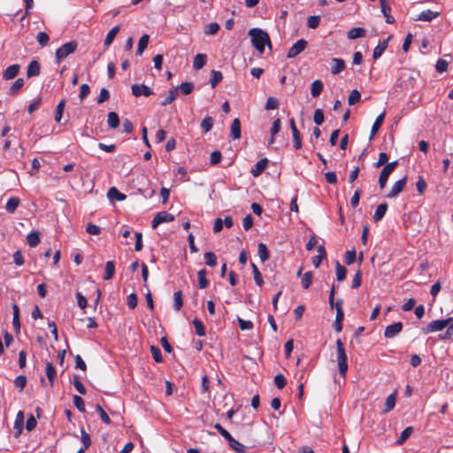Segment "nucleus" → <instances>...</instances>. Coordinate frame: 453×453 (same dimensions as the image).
Here are the masks:
<instances>
[{"instance_id":"9d476101","label":"nucleus","mask_w":453,"mask_h":453,"mask_svg":"<svg viewBox=\"0 0 453 453\" xmlns=\"http://www.w3.org/2000/svg\"><path fill=\"white\" fill-rule=\"evenodd\" d=\"M403 330V323L395 322L388 326H386L384 331V336L386 338L391 339L397 335Z\"/></svg>"},{"instance_id":"423d86ee","label":"nucleus","mask_w":453,"mask_h":453,"mask_svg":"<svg viewBox=\"0 0 453 453\" xmlns=\"http://www.w3.org/2000/svg\"><path fill=\"white\" fill-rule=\"evenodd\" d=\"M174 220V216L167 211H160L156 214L151 221V227L157 228L162 223H168Z\"/></svg>"},{"instance_id":"49530a36","label":"nucleus","mask_w":453,"mask_h":453,"mask_svg":"<svg viewBox=\"0 0 453 453\" xmlns=\"http://www.w3.org/2000/svg\"><path fill=\"white\" fill-rule=\"evenodd\" d=\"M65 105V99L63 98L59 101V103L58 104L57 108H56V113H55V121L56 122H60L62 116H63Z\"/></svg>"},{"instance_id":"2f4dec72","label":"nucleus","mask_w":453,"mask_h":453,"mask_svg":"<svg viewBox=\"0 0 453 453\" xmlns=\"http://www.w3.org/2000/svg\"><path fill=\"white\" fill-rule=\"evenodd\" d=\"M149 41H150V36L149 35H143L140 39H139V42H138V46H137V50H136V55H139L141 56L144 50L147 48L148 46V43H149Z\"/></svg>"},{"instance_id":"864d4df0","label":"nucleus","mask_w":453,"mask_h":453,"mask_svg":"<svg viewBox=\"0 0 453 453\" xmlns=\"http://www.w3.org/2000/svg\"><path fill=\"white\" fill-rule=\"evenodd\" d=\"M73 386L75 389L81 394L85 395L86 394V388L84 387L83 383L81 382V379L77 376H73Z\"/></svg>"},{"instance_id":"c756f323","label":"nucleus","mask_w":453,"mask_h":453,"mask_svg":"<svg viewBox=\"0 0 453 453\" xmlns=\"http://www.w3.org/2000/svg\"><path fill=\"white\" fill-rule=\"evenodd\" d=\"M107 125L111 128H117L119 126V118L114 111H111L107 115Z\"/></svg>"},{"instance_id":"5fc2aeb1","label":"nucleus","mask_w":453,"mask_h":453,"mask_svg":"<svg viewBox=\"0 0 453 453\" xmlns=\"http://www.w3.org/2000/svg\"><path fill=\"white\" fill-rule=\"evenodd\" d=\"M27 384V378L25 375H19L14 380V385L21 392Z\"/></svg>"},{"instance_id":"680f3d73","label":"nucleus","mask_w":453,"mask_h":453,"mask_svg":"<svg viewBox=\"0 0 453 453\" xmlns=\"http://www.w3.org/2000/svg\"><path fill=\"white\" fill-rule=\"evenodd\" d=\"M127 303L129 309L134 310L138 303V297L137 295L134 293H131L127 297Z\"/></svg>"},{"instance_id":"c03bdc74","label":"nucleus","mask_w":453,"mask_h":453,"mask_svg":"<svg viewBox=\"0 0 453 453\" xmlns=\"http://www.w3.org/2000/svg\"><path fill=\"white\" fill-rule=\"evenodd\" d=\"M335 269H336V278L337 280L342 281L346 278L347 270L344 266H342L339 261H336L335 263Z\"/></svg>"},{"instance_id":"9b49d317","label":"nucleus","mask_w":453,"mask_h":453,"mask_svg":"<svg viewBox=\"0 0 453 453\" xmlns=\"http://www.w3.org/2000/svg\"><path fill=\"white\" fill-rule=\"evenodd\" d=\"M269 163L266 157L258 160L251 168L250 173L253 177H258L265 170Z\"/></svg>"},{"instance_id":"a211bd4d","label":"nucleus","mask_w":453,"mask_h":453,"mask_svg":"<svg viewBox=\"0 0 453 453\" xmlns=\"http://www.w3.org/2000/svg\"><path fill=\"white\" fill-rule=\"evenodd\" d=\"M107 196L110 200L124 201L127 196L121 193L117 188L111 187L107 192Z\"/></svg>"},{"instance_id":"f257e3e1","label":"nucleus","mask_w":453,"mask_h":453,"mask_svg":"<svg viewBox=\"0 0 453 453\" xmlns=\"http://www.w3.org/2000/svg\"><path fill=\"white\" fill-rule=\"evenodd\" d=\"M248 34L250 36L252 46L259 53H264L266 45L268 48H272V42L267 32L260 28L254 27L250 28Z\"/></svg>"},{"instance_id":"de8ad7c7","label":"nucleus","mask_w":453,"mask_h":453,"mask_svg":"<svg viewBox=\"0 0 453 453\" xmlns=\"http://www.w3.org/2000/svg\"><path fill=\"white\" fill-rule=\"evenodd\" d=\"M313 275L311 272H306L301 280L302 287L304 289H308L312 284Z\"/></svg>"},{"instance_id":"f704fd0d","label":"nucleus","mask_w":453,"mask_h":453,"mask_svg":"<svg viewBox=\"0 0 453 453\" xmlns=\"http://www.w3.org/2000/svg\"><path fill=\"white\" fill-rule=\"evenodd\" d=\"M23 86H24V80L22 78L17 79L14 81V83L10 87L8 94L10 96L17 95Z\"/></svg>"},{"instance_id":"473e14b6","label":"nucleus","mask_w":453,"mask_h":453,"mask_svg":"<svg viewBox=\"0 0 453 453\" xmlns=\"http://www.w3.org/2000/svg\"><path fill=\"white\" fill-rule=\"evenodd\" d=\"M115 273V263L113 261H107L105 265V274L104 275V280L112 279Z\"/></svg>"},{"instance_id":"ddd939ff","label":"nucleus","mask_w":453,"mask_h":453,"mask_svg":"<svg viewBox=\"0 0 453 453\" xmlns=\"http://www.w3.org/2000/svg\"><path fill=\"white\" fill-rule=\"evenodd\" d=\"M19 69L20 65L18 64L8 66L3 73V78L6 81L14 79L18 75Z\"/></svg>"},{"instance_id":"ea45409f","label":"nucleus","mask_w":453,"mask_h":453,"mask_svg":"<svg viewBox=\"0 0 453 453\" xmlns=\"http://www.w3.org/2000/svg\"><path fill=\"white\" fill-rule=\"evenodd\" d=\"M81 442L83 444V447L79 449L76 453H84V451L88 448L91 442L89 434L83 430L81 432Z\"/></svg>"},{"instance_id":"f8f14e48","label":"nucleus","mask_w":453,"mask_h":453,"mask_svg":"<svg viewBox=\"0 0 453 453\" xmlns=\"http://www.w3.org/2000/svg\"><path fill=\"white\" fill-rule=\"evenodd\" d=\"M380 4L381 8V12L386 18V22L388 24H393L395 22V18L390 15L391 8L389 6L388 0H380Z\"/></svg>"},{"instance_id":"72a5a7b5","label":"nucleus","mask_w":453,"mask_h":453,"mask_svg":"<svg viewBox=\"0 0 453 453\" xmlns=\"http://www.w3.org/2000/svg\"><path fill=\"white\" fill-rule=\"evenodd\" d=\"M119 26H115L108 32L104 42L105 47H108L113 42L114 38L119 31Z\"/></svg>"},{"instance_id":"c9c22d12","label":"nucleus","mask_w":453,"mask_h":453,"mask_svg":"<svg viewBox=\"0 0 453 453\" xmlns=\"http://www.w3.org/2000/svg\"><path fill=\"white\" fill-rule=\"evenodd\" d=\"M24 425V413L19 411L17 413L16 419L14 422V428L17 429L16 436L19 435Z\"/></svg>"},{"instance_id":"cd10ccee","label":"nucleus","mask_w":453,"mask_h":453,"mask_svg":"<svg viewBox=\"0 0 453 453\" xmlns=\"http://www.w3.org/2000/svg\"><path fill=\"white\" fill-rule=\"evenodd\" d=\"M206 270L201 269L197 273V278H198V287L201 289L206 288L209 285V280L206 278Z\"/></svg>"},{"instance_id":"a19ab883","label":"nucleus","mask_w":453,"mask_h":453,"mask_svg":"<svg viewBox=\"0 0 453 453\" xmlns=\"http://www.w3.org/2000/svg\"><path fill=\"white\" fill-rule=\"evenodd\" d=\"M192 323L198 336H204L206 334L205 327L200 319L196 318L193 319Z\"/></svg>"},{"instance_id":"338daca9","label":"nucleus","mask_w":453,"mask_h":453,"mask_svg":"<svg viewBox=\"0 0 453 453\" xmlns=\"http://www.w3.org/2000/svg\"><path fill=\"white\" fill-rule=\"evenodd\" d=\"M313 121L316 125L320 126L324 122V113L321 109H316L313 115Z\"/></svg>"},{"instance_id":"f3484780","label":"nucleus","mask_w":453,"mask_h":453,"mask_svg":"<svg viewBox=\"0 0 453 453\" xmlns=\"http://www.w3.org/2000/svg\"><path fill=\"white\" fill-rule=\"evenodd\" d=\"M439 16L438 12H433L431 10H425L421 12L418 16L415 19L416 20H421V21H432L435 18Z\"/></svg>"},{"instance_id":"37998d69","label":"nucleus","mask_w":453,"mask_h":453,"mask_svg":"<svg viewBox=\"0 0 453 453\" xmlns=\"http://www.w3.org/2000/svg\"><path fill=\"white\" fill-rule=\"evenodd\" d=\"M178 88H173L169 90L167 96L161 102V105L165 106L172 104L177 96Z\"/></svg>"},{"instance_id":"052dcab7","label":"nucleus","mask_w":453,"mask_h":453,"mask_svg":"<svg viewBox=\"0 0 453 453\" xmlns=\"http://www.w3.org/2000/svg\"><path fill=\"white\" fill-rule=\"evenodd\" d=\"M179 88L183 95H189L194 89V84L190 81H186L182 82Z\"/></svg>"},{"instance_id":"a18cd8bd","label":"nucleus","mask_w":453,"mask_h":453,"mask_svg":"<svg viewBox=\"0 0 453 453\" xmlns=\"http://www.w3.org/2000/svg\"><path fill=\"white\" fill-rule=\"evenodd\" d=\"M395 405V395L391 394L386 398V402L384 404V412H388L394 409Z\"/></svg>"},{"instance_id":"4c0bfd02","label":"nucleus","mask_w":453,"mask_h":453,"mask_svg":"<svg viewBox=\"0 0 453 453\" xmlns=\"http://www.w3.org/2000/svg\"><path fill=\"white\" fill-rule=\"evenodd\" d=\"M56 374H57V372H56V369H55L53 364L50 362H48L46 364V375H47V378L51 385L53 384V382L55 380Z\"/></svg>"},{"instance_id":"e433bc0d","label":"nucleus","mask_w":453,"mask_h":453,"mask_svg":"<svg viewBox=\"0 0 453 453\" xmlns=\"http://www.w3.org/2000/svg\"><path fill=\"white\" fill-rule=\"evenodd\" d=\"M223 80V75L220 71L212 70L211 78L210 83L212 88H216L217 85Z\"/></svg>"},{"instance_id":"412c9836","label":"nucleus","mask_w":453,"mask_h":453,"mask_svg":"<svg viewBox=\"0 0 453 453\" xmlns=\"http://www.w3.org/2000/svg\"><path fill=\"white\" fill-rule=\"evenodd\" d=\"M230 136L233 140L239 139L241 137V121L239 119H234L231 125Z\"/></svg>"},{"instance_id":"b1692460","label":"nucleus","mask_w":453,"mask_h":453,"mask_svg":"<svg viewBox=\"0 0 453 453\" xmlns=\"http://www.w3.org/2000/svg\"><path fill=\"white\" fill-rule=\"evenodd\" d=\"M318 255L312 258L313 265L318 268L323 259L326 257V249L323 245L318 247Z\"/></svg>"},{"instance_id":"f03ea898","label":"nucleus","mask_w":453,"mask_h":453,"mask_svg":"<svg viewBox=\"0 0 453 453\" xmlns=\"http://www.w3.org/2000/svg\"><path fill=\"white\" fill-rule=\"evenodd\" d=\"M336 349L339 373L342 378H345L348 371L347 354L345 351L343 342H342L341 339L336 340Z\"/></svg>"},{"instance_id":"2eb2a0df","label":"nucleus","mask_w":453,"mask_h":453,"mask_svg":"<svg viewBox=\"0 0 453 453\" xmlns=\"http://www.w3.org/2000/svg\"><path fill=\"white\" fill-rule=\"evenodd\" d=\"M385 114H386L385 111H383L379 116H377V118L375 119V120L372 124V129H371L370 140H372L376 135V134L378 133L381 125L383 124L384 119H385Z\"/></svg>"},{"instance_id":"1a4fd4ad","label":"nucleus","mask_w":453,"mask_h":453,"mask_svg":"<svg viewBox=\"0 0 453 453\" xmlns=\"http://www.w3.org/2000/svg\"><path fill=\"white\" fill-rule=\"evenodd\" d=\"M132 94L139 97L141 96H144L146 97L153 95V91L145 84H134L132 85Z\"/></svg>"},{"instance_id":"0eeeda50","label":"nucleus","mask_w":453,"mask_h":453,"mask_svg":"<svg viewBox=\"0 0 453 453\" xmlns=\"http://www.w3.org/2000/svg\"><path fill=\"white\" fill-rule=\"evenodd\" d=\"M308 45V42L305 39H299L296 43L292 45V47L288 50L287 58H293L303 52Z\"/></svg>"},{"instance_id":"7ed1b4c3","label":"nucleus","mask_w":453,"mask_h":453,"mask_svg":"<svg viewBox=\"0 0 453 453\" xmlns=\"http://www.w3.org/2000/svg\"><path fill=\"white\" fill-rule=\"evenodd\" d=\"M78 47L76 41H70L59 47L55 53V62L60 64L63 59L75 52Z\"/></svg>"},{"instance_id":"0e129e2a","label":"nucleus","mask_w":453,"mask_h":453,"mask_svg":"<svg viewBox=\"0 0 453 453\" xmlns=\"http://www.w3.org/2000/svg\"><path fill=\"white\" fill-rule=\"evenodd\" d=\"M320 22V17L317 15L310 16L307 19V26L311 28L315 29L319 27Z\"/></svg>"},{"instance_id":"09e8293b","label":"nucleus","mask_w":453,"mask_h":453,"mask_svg":"<svg viewBox=\"0 0 453 453\" xmlns=\"http://www.w3.org/2000/svg\"><path fill=\"white\" fill-rule=\"evenodd\" d=\"M205 264L210 267L217 265V257L212 251H208L204 254Z\"/></svg>"},{"instance_id":"aec40b11","label":"nucleus","mask_w":453,"mask_h":453,"mask_svg":"<svg viewBox=\"0 0 453 453\" xmlns=\"http://www.w3.org/2000/svg\"><path fill=\"white\" fill-rule=\"evenodd\" d=\"M40 64L37 60H33L29 63L27 71V76L28 78L38 76L40 74Z\"/></svg>"},{"instance_id":"20e7f679","label":"nucleus","mask_w":453,"mask_h":453,"mask_svg":"<svg viewBox=\"0 0 453 453\" xmlns=\"http://www.w3.org/2000/svg\"><path fill=\"white\" fill-rule=\"evenodd\" d=\"M214 427L219 433V434L228 441L229 446L234 450H235L237 453H242L244 451V446L234 438H233V436L220 424H216Z\"/></svg>"},{"instance_id":"58836bf2","label":"nucleus","mask_w":453,"mask_h":453,"mask_svg":"<svg viewBox=\"0 0 453 453\" xmlns=\"http://www.w3.org/2000/svg\"><path fill=\"white\" fill-rule=\"evenodd\" d=\"M214 120L211 116H206L201 122V128L203 133H208L213 127Z\"/></svg>"},{"instance_id":"e2e57ef3","label":"nucleus","mask_w":453,"mask_h":453,"mask_svg":"<svg viewBox=\"0 0 453 453\" xmlns=\"http://www.w3.org/2000/svg\"><path fill=\"white\" fill-rule=\"evenodd\" d=\"M36 40L42 47H44L49 43L50 36L45 32H39Z\"/></svg>"},{"instance_id":"dca6fc26","label":"nucleus","mask_w":453,"mask_h":453,"mask_svg":"<svg viewBox=\"0 0 453 453\" xmlns=\"http://www.w3.org/2000/svg\"><path fill=\"white\" fill-rule=\"evenodd\" d=\"M389 37H388L387 39L383 40L382 42H380L373 50V52H372V58L374 60L380 58L381 57V55L384 53V51L386 50V49L388 48V41H389Z\"/></svg>"},{"instance_id":"5701e85b","label":"nucleus","mask_w":453,"mask_h":453,"mask_svg":"<svg viewBox=\"0 0 453 453\" xmlns=\"http://www.w3.org/2000/svg\"><path fill=\"white\" fill-rule=\"evenodd\" d=\"M387 210H388L387 203H382L380 205H378L375 210V212L373 214V220L375 222L381 220L384 218V216L387 212Z\"/></svg>"},{"instance_id":"69168bd1","label":"nucleus","mask_w":453,"mask_h":453,"mask_svg":"<svg viewBox=\"0 0 453 453\" xmlns=\"http://www.w3.org/2000/svg\"><path fill=\"white\" fill-rule=\"evenodd\" d=\"M356 258H357V252L355 250L346 251L345 256H344V262L347 265L353 264L355 262Z\"/></svg>"},{"instance_id":"603ef678","label":"nucleus","mask_w":453,"mask_h":453,"mask_svg":"<svg viewBox=\"0 0 453 453\" xmlns=\"http://www.w3.org/2000/svg\"><path fill=\"white\" fill-rule=\"evenodd\" d=\"M219 30V25L217 22H211L204 27V34L208 35H214Z\"/></svg>"},{"instance_id":"c85d7f7f","label":"nucleus","mask_w":453,"mask_h":453,"mask_svg":"<svg viewBox=\"0 0 453 453\" xmlns=\"http://www.w3.org/2000/svg\"><path fill=\"white\" fill-rule=\"evenodd\" d=\"M19 203L20 200L19 197H11L6 203L5 209L9 213H13L19 207Z\"/></svg>"},{"instance_id":"4d7b16f0","label":"nucleus","mask_w":453,"mask_h":453,"mask_svg":"<svg viewBox=\"0 0 453 453\" xmlns=\"http://www.w3.org/2000/svg\"><path fill=\"white\" fill-rule=\"evenodd\" d=\"M280 127H281V123H280V119H275L273 122V126H272V128H271L272 137H271V140H270V143L273 142L274 135L280 132Z\"/></svg>"},{"instance_id":"bf43d9fd","label":"nucleus","mask_w":453,"mask_h":453,"mask_svg":"<svg viewBox=\"0 0 453 453\" xmlns=\"http://www.w3.org/2000/svg\"><path fill=\"white\" fill-rule=\"evenodd\" d=\"M73 404L77 410L82 413L86 411L84 400L79 395H73Z\"/></svg>"},{"instance_id":"393cba45","label":"nucleus","mask_w":453,"mask_h":453,"mask_svg":"<svg viewBox=\"0 0 453 453\" xmlns=\"http://www.w3.org/2000/svg\"><path fill=\"white\" fill-rule=\"evenodd\" d=\"M366 31L363 27H353L348 32V38L355 40L365 36Z\"/></svg>"},{"instance_id":"4be33fe9","label":"nucleus","mask_w":453,"mask_h":453,"mask_svg":"<svg viewBox=\"0 0 453 453\" xmlns=\"http://www.w3.org/2000/svg\"><path fill=\"white\" fill-rule=\"evenodd\" d=\"M207 61V56L203 53H198L195 56L194 61H193V68L195 70H200L202 69Z\"/></svg>"},{"instance_id":"a878e982","label":"nucleus","mask_w":453,"mask_h":453,"mask_svg":"<svg viewBox=\"0 0 453 453\" xmlns=\"http://www.w3.org/2000/svg\"><path fill=\"white\" fill-rule=\"evenodd\" d=\"M257 255L262 262H265L269 259L270 253L266 244L260 242L257 245Z\"/></svg>"},{"instance_id":"39448f33","label":"nucleus","mask_w":453,"mask_h":453,"mask_svg":"<svg viewBox=\"0 0 453 453\" xmlns=\"http://www.w3.org/2000/svg\"><path fill=\"white\" fill-rule=\"evenodd\" d=\"M452 321V318L434 320L430 322L426 327L423 328V334H427L433 332L441 331L442 329L447 327Z\"/></svg>"},{"instance_id":"4468645a","label":"nucleus","mask_w":453,"mask_h":453,"mask_svg":"<svg viewBox=\"0 0 453 453\" xmlns=\"http://www.w3.org/2000/svg\"><path fill=\"white\" fill-rule=\"evenodd\" d=\"M331 73L336 75L345 69V62L342 58H332Z\"/></svg>"},{"instance_id":"6ab92c4d","label":"nucleus","mask_w":453,"mask_h":453,"mask_svg":"<svg viewBox=\"0 0 453 453\" xmlns=\"http://www.w3.org/2000/svg\"><path fill=\"white\" fill-rule=\"evenodd\" d=\"M397 165H398L397 160H395L393 162L386 164L384 165V167L382 168L380 175L384 177L385 179L388 180V177L395 171V169L397 167Z\"/></svg>"},{"instance_id":"bb28decb","label":"nucleus","mask_w":453,"mask_h":453,"mask_svg":"<svg viewBox=\"0 0 453 453\" xmlns=\"http://www.w3.org/2000/svg\"><path fill=\"white\" fill-rule=\"evenodd\" d=\"M323 88H324V85H323L322 81L320 80H315L311 83V96L313 97H318L321 94Z\"/></svg>"},{"instance_id":"3c124183","label":"nucleus","mask_w":453,"mask_h":453,"mask_svg":"<svg viewBox=\"0 0 453 453\" xmlns=\"http://www.w3.org/2000/svg\"><path fill=\"white\" fill-rule=\"evenodd\" d=\"M251 267H252L254 280H255L256 284L259 287H262L264 284V280H263V277H262L257 266L254 263H251Z\"/></svg>"},{"instance_id":"8fccbe9b","label":"nucleus","mask_w":453,"mask_h":453,"mask_svg":"<svg viewBox=\"0 0 453 453\" xmlns=\"http://www.w3.org/2000/svg\"><path fill=\"white\" fill-rule=\"evenodd\" d=\"M413 427L407 426L400 434V437L396 440V443L401 445L403 444L412 434Z\"/></svg>"},{"instance_id":"13d9d810","label":"nucleus","mask_w":453,"mask_h":453,"mask_svg":"<svg viewBox=\"0 0 453 453\" xmlns=\"http://www.w3.org/2000/svg\"><path fill=\"white\" fill-rule=\"evenodd\" d=\"M360 98L361 94L359 93V91L357 89H353L349 96L348 103L349 105H354L356 103L360 101Z\"/></svg>"},{"instance_id":"6e6d98bb","label":"nucleus","mask_w":453,"mask_h":453,"mask_svg":"<svg viewBox=\"0 0 453 453\" xmlns=\"http://www.w3.org/2000/svg\"><path fill=\"white\" fill-rule=\"evenodd\" d=\"M96 410L101 418V420L105 424H111V420L105 411L101 407V405L97 404L96 406Z\"/></svg>"},{"instance_id":"774afa93","label":"nucleus","mask_w":453,"mask_h":453,"mask_svg":"<svg viewBox=\"0 0 453 453\" xmlns=\"http://www.w3.org/2000/svg\"><path fill=\"white\" fill-rule=\"evenodd\" d=\"M221 159H222V154L220 151L215 150L211 153L210 163L211 165H215L219 164L221 161Z\"/></svg>"},{"instance_id":"6e6552de","label":"nucleus","mask_w":453,"mask_h":453,"mask_svg":"<svg viewBox=\"0 0 453 453\" xmlns=\"http://www.w3.org/2000/svg\"><path fill=\"white\" fill-rule=\"evenodd\" d=\"M407 183V176L403 177L394 183L389 193L387 195L388 198H394L398 196L405 188Z\"/></svg>"},{"instance_id":"79ce46f5","label":"nucleus","mask_w":453,"mask_h":453,"mask_svg":"<svg viewBox=\"0 0 453 453\" xmlns=\"http://www.w3.org/2000/svg\"><path fill=\"white\" fill-rule=\"evenodd\" d=\"M173 301H174L173 308L175 311H179L183 305V296H182V292L180 290L177 291L173 294Z\"/></svg>"},{"instance_id":"7c9ffc66","label":"nucleus","mask_w":453,"mask_h":453,"mask_svg":"<svg viewBox=\"0 0 453 453\" xmlns=\"http://www.w3.org/2000/svg\"><path fill=\"white\" fill-rule=\"evenodd\" d=\"M27 241L29 246L35 247L40 243V233L39 231H32L27 236Z\"/></svg>"}]
</instances>
